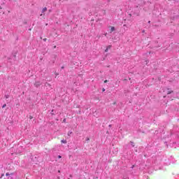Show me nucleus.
I'll return each mask as SVG.
<instances>
[{
  "instance_id": "1",
  "label": "nucleus",
  "mask_w": 179,
  "mask_h": 179,
  "mask_svg": "<svg viewBox=\"0 0 179 179\" xmlns=\"http://www.w3.org/2000/svg\"><path fill=\"white\" fill-rule=\"evenodd\" d=\"M41 85V83L40 81H36L35 83H34V86L36 87H39V86Z\"/></svg>"
},
{
  "instance_id": "2",
  "label": "nucleus",
  "mask_w": 179,
  "mask_h": 179,
  "mask_svg": "<svg viewBox=\"0 0 179 179\" xmlns=\"http://www.w3.org/2000/svg\"><path fill=\"white\" fill-rule=\"evenodd\" d=\"M113 31H115V27H110V33H113Z\"/></svg>"
},
{
  "instance_id": "3",
  "label": "nucleus",
  "mask_w": 179,
  "mask_h": 179,
  "mask_svg": "<svg viewBox=\"0 0 179 179\" xmlns=\"http://www.w3.org/2000/svg\"><path fill=\"white\" fill-rule=\"evenodd\" d=\"M46 10H47V7L43 8L42 10V13H44V12H46Z\"/></svg>"
},
{
  "instance_id": "4",
  "label": "nucleus",
  "mask_w": 179,
  "mask_h": 179,
  "mask_svg": "<svg viewBox=\"0 0 179 179\" xmlns=\"http://www.w3.org/2000/svg\"><path fill=\"white\" fill-rule=\"evenodd\" d=\"M67 135L68 136H71V135H72V131H69Z\"/></svg>"
},
{
  "instance_id": "5",
  "label": "nucleus",
  "mask_w": 179,
  "mask_h": 179,
  "mask_svg": "<svg viewBox=\"0 0 179 179\" xmlns=\"http://www.w3.org/2000/svg\"><path fill=\"white\" fill-rule=\"evenodd\" d=\"M62 143H66V140H62Z\"/></svg>"
},
{
  "instance_id": "6",
  "label": "nucleus",
  "mask_w": 179,
  "mask_h": 179,
  "mask_svg": "<svg viewBox=\"0 0 179 179\" xmlns=\"http://www.w3.org/2000/svg\"><path fill=\"white\" fill-rule=\"evenodd\" d=\"M108 48V50H110V48H111V45H110L107 46V48Z\"/></svg>"
},
{
  "instance_id": "7",
  "label": "nucleus",
  "mask_w": 179,
  "mask_h": 179,
  "mask_svg": "<svg viewBox=\"0 0 179 179\" xmlns=\"http://www.w3.org/2000/svg\"><path fill=\"white\" fill-rule=\"evenodd\" d=\"M5 107H6V103H4L2 106V108H5Z\"/></svg>"
},
{
  "instance_id": "8",
  "label": "nucleus",
  "mask_w": 179,
  "mask_h": 179,
  "mask_svg": "<svg viewBox=\"0 0 179 179\" xmlns=\"http://www.w3.org/2000/svg\"><path fill=\"white\" fill-rule=\"evenodd\" d=\"M105 52H108V48H106V50H105Z\"/></svg>"
},
{
  "instance_id": "9",
  "label": "nucleus",
  "mask_w": 179,
  "mask_h": 179,
  "mask_svg": "<svg viewBox=\"0 0 179 179\" xmlns=\"http://www.w3.org/2000/svg\"><path fill=\"white\" fill-rule=\"evenodd\" d=\"M6 99H9V95H5Z\"/></svg>"
},
{
  "instance_id": "10",
  "label": "nucleus",
  "mask_w": 179,
  "mask_h": 179,
  "mask_svg": "<svg viewBox=\"0 0 179 179\" xmlns=\"http://www.w3.org/2000/svg\"><path fill=\"white\" fill-rule=\"evenodd\" d=\"M132 147L134 148L135 145H134V142H131Z\"/></svg>"
},
{
  "instance_id": "11",
  "label": "nucleus",
  "mask_w": 179,
  "mask_h": 179,
  "mask_svg": "<svg viewBox=\"0 0 179 179\" xmlns=\"http://www.w3.org/2000/svg\"><path fill=\"white\" fill-rule=\"evenodd\" d=\"M102 92H106V89L103 88Z\"/></svg>"
},
{
  "instance_id": "12",
  "label": "nucleus",
  "mask_w": 179,
  "mask_h": 179,
  "mask_svg": "<svg viewBox=\"0 0 179 179\" xmlns=\"http://www.w3.org/2000/svg\"><path fill=\"white\" fill-rule=\"evenodd\" d=\"M107 2L109 3V2H111V0H107Z\"/></svg>"
},
{
  "instance_id": "13",
  "label": "nucleus",
  "mask_w": 179,
  "mask_h": 179,
  "mask_svg": "<svg viewBox=\"0 0 179 179\" xmlns=\"http://www.w3.org/2000/svg\"><path fill=\"white\" fill-rule=\"evenodd\" d=\"M66 121V119L63 120V122H65Z\"/></svg>"
},
{
  "instance_id": "14",
  "label": "nucleus",
  "mask_w": 179,
  "mask_h": 179,
  "mask_svg": "<svg viewBox=\"0 0 179 179\" xmlns=\"http://www.w3.org/2000/svg\"><path fill=\"white\" fill-rule=\"evenodd\" d=\"M43 41H47V38H44V39H43Z\"/></svg>"
},
{
  "instance_id": "15",
  "label": "nucleus",
  "mask_w": 179,
  "mask_h": 179,
  "mask_svg": "<svg viewBox=\"0 0 179 179\" xmlns=\"http://www.w3.org/2000/svg\"><path fill=\"white\" fill-rule=\"evenodd\" d=\"M107 82H108V80H106L104 81V83H107Z\"/></svg>"
},
{
  "instance_id": "16",
  "label": "nucleus",
  "mask_w": 179,
  "mask_h": 179,
  "mask_svg": "<svg viewBox=\"0 0 179 179\" xmlns=\"http://www.w3.org/2000/svg\"><path fill=\"white\" fill-rule=\"evenodd\" d=\"M90 139L89 138H87L86 141H90Z\"/></svg>"
},
{
  "instance_id": "17",
  "label": "nucleus",
  "mask_w": 179,
  "mask_h": 179,
  "mask_svg": "<svg viewBox=\"0 0 179 179\" xmlns=\"http://www.w3.org/2000/svg\"><path fill=\"white\" fill-rule=\"evenodd\" d=\"M104 36H107V33H105V34H104Z\"/></svg>"
},
{
  "instance_id": "18",
  "label": "nucleus",
  "mask_w": 179,
  "mask_h": 179,
  "mask_svg": "<svg viewBox=\"0 0 179 179\" xmlns=\"http://www.w3.org/2000/svg\"><path fill=\"white\" fill-rule=\"evenodd\" d=\"M165 144L166 145V146H168V145H167V142H165Z\"/></svg>"
},
{
  "instance_id": "19",
  "label": "nucleus",
  "mask_w": 179,
  "mask_h": 179,
  "mask_svg": "<svg viewBox=\"0 0 179 179\" xmlns=\"http://www.w3.org/2000/svg\"><path fill=\"white\" fill-rule=\"evenodd\" d=\"M6 176H9V173L6 174Z\"/></svg>"
},
{
  "instance_id": "20",
  "label": "nucleus",
  "mask_w": 179,
  "mask_h": 179,
  "mask_svg": "<svg viewBox=\"0 0 179 179\" xmlns=\"http://www.w3.org/2000/svg\"><path fill=\"white\" fill-rule=\"evenodd\" d=\"M59 159H61V156L60 155H59Z\"/></svg>"
},
{
  "instance_id": "21",
  "label": "nucleus",
  "mask_w": 179,
  "mask_h": 179,
  "mask_svg": "<svg viewBox=\"0 0 179 179\" xmlns=\"http://www.w3.org/2000/svg\"><path fill=\"white\" fill-rule=\"evenodd\" d=\"M64 66H62V69H64Z\"/></svg>"
},
{
  "instance_id": "22",
  "label": "nucleus",
  "mask_w": 179,
  "mask_h": 179,
  "mask_svg": "<svg viewBox=\"0 0 179 179\" xmlns=\"http://www.w3.org/2000/svg\"><path fill=\"white\" fill-rule=\"evenodd\" d=\"M139 15V13H137V16Z\"/></svg>"
},
{
  "instance_id": "23",
  "label": "nucleus",
  "mask_w": 179,
  "mask_h": 179,
  "mask_svg": "<svg viewBox=\"0 0 179 179\" xmlns=\"http://www.w3.org/2000/svg\"><path fill=\"white\" fill-rule=\"evenodd\" d=\"M143 33H145V30L143 31Z\"/></svg>"
},
{
  "instance_id": "24",
  "label": "nucleus",
  "mask_w": 179,
  "mask_h": 179,
  "mask_svg": "<svg viewBox=\"0 0 179 179\" xmlns=\"http://www.w3.org/2000/svg\"><path fill=\"white\" fill-rule=\"evenodd\" d=\"M54 48H57V46H55Z\"/></svg>"
},
{
  "instance_id": "25",
  "label": "nucleus",
  "mask_w": 179,
  "mask_h": 179,
  "mask_svg": "<svg viewBox=\"0 0 179 179\" xmlns=\"http://www.w3.org/2000/svg\"><path fill=\"white\" fill-rule=\"evenodd\" d=\"M148 23H150V21H148Z\"/></svg>"
},
{
  "instance_id": "26",
  "label": "nucleus",
  "mask_w": 179,
  "mask_h": 179,
  "mask_svg": "<svg viewBox=\"0 0 179 179\" xmlns=\"http://www.w3.org/2000/svg\"><path fill=\"white\" fill-rule=\"evenodd\" d=\"M124 26H127V24H124Z\"/></svg>"
}]
</instances>
